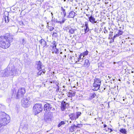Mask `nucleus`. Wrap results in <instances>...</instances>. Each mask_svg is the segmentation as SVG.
<instances>
[{"label": "nucleus", "mask_w": 134, "mask_h": 134, "mask_svg": "<svg viewBox=\"0 0 134 134\" xmlns=\"http://www.w3.org/2000/svg\"><path fill=\"white\" fill-rule=\"evenodd\" d=\"M81 113L80 112L76 113L75 115L76 119L78 118L80 116Z\"/></svg>", "instance_id": "cd10ccee"}, {"label": "nucleus", "mask_w": 134, "mask_h": 134, "mask_svg": "<svg viewBox=\"0 0 134 134\" xmlns=\"http://www.w3.org/2000/svg\"><path fill=\"white\" fill-rule=\"evenodd\" d=\"M101 84V81L100 80L96 79L94 80V82L93 84V88L92 90L93 91H97L100 88Z\"/></svg>", "instance_id": "39448f33"}, {"label": "nucleus", "mask_w": 134, "mask_h": 134, "mask_svg": "<svg viewBox=\"0 0 134 134\" xmlns=\"http://www.w3.org/2000/svg\"><path fill=\"white\" fill-rule=\"evenodd\" d=\"M75 92H73L72 93H71V94H72V95H71V96H75Z\"/></svg>", "instance_id": "4c0bfd02"}, {"label": "nucleus", "mask_w": 134, "mask_h": 134, "mask_svg": "<svg viewBox=\"0 0 134 134\" xmlns=\"http://www.w3.org/2000/svg\"><path fill=\"white\" fill-rule=\"evenodd\" d=\"M26 40L24 39H23L22 40V41L21 42L22 44L23 45H24V44H26Z\"/></svg>", "instance_id": "2f4dec72"}, {"label": "nucleus", "mask_w": 134, "mask_h": 134, "mask_svg": "<svg viewBox=\"0 0 134 134\" xmlns=\"http://www.w3.org/2000/svg\"><path fill=\"white\" fill-rule=\"evenodd\" d=\"M81 57V56H80V55H79L77 60L76 62V63L80 64L82 65V63H83L85 59H83V57L82 58Z\"/></svg>", "instance_id": "ddd939ff"}, {"label": "nucleus", "mask_w": 134, "mask_h": 134, "mask_svg": "<svg viewBox=\"0 0 134 134\" xmlns=\"http://www.w3.org/2000/svg\"><path fill=\"white\" fill-rule=\"evenodd\" d=\"M47 24L48 25H47V28H48V27H49V26L48 25V22H47Z\"/></svg>", "instance_id": "49530a36"}, {"label": "nucleus", "mask_w": 134, "mask_h": 134, "mask_svg": "<svg viewBox=\"0 0 134 134\" xmlns=\"http://www.w3.org/2000/svg\"><path fill=\"white\" fill-rule=\"evenodd\" d=\"M67 104V103L65 101H63L62 102L61 105V109L62 110L64 111L65 109L66 105Z\"/></svg>", "instance_id": "dca6fc26"}, {"label": "nucleus", "mask_w": 134, "mask_h": 134, "mask_svg": "<svg viewBox=\"0 0 134 134\" xmlns=\"http://www.w3.org/2000/svg\"><path fill=\"white\" fill-rule=\"evenodd\" d=\"M109 129L110 130V132H112L113 131V130L111 129Z\"/></svg>", "instance_id": "c03bdc74"}, {"label": "nucleus", "mask_w": 134, "mask_h": 134, "mask_svg": "<svg viewBox=\"0 0 134 134\" xmlns=\"http://www.w3.org/2000/svg\"><path fill=\"white\" fill-rule=\"evenodd\" d=\"M96 95L93 92L90 93L89 94L87 98V99L88 100H91L95 97Z\"/></svg>", "instance_id": "2eb2a0df"}, {"label": "nucleus", "mask_w": 134, "mask_h": 134, "mask_svg": "<svg viewBox=\"0 0 134 134\" xmlns=\"http://www.w3.org/2000/svg\"><path fill=\"white\" fill-rule=\"evenodd\" d=\"M46 42L44 41V43H42V44L41 45H42L43 46V47H45L46 45Z\"/></svg>", "instance_id": "e433bc0d"}, {"label": "nucleus", "mask_w": 134, "mask_h": 134, "mask_svg": "<svg viewBox=\"0 0 134 134\" xmlns=\"http://www.w3.org/2000/svg\"><path fill=\"white\" fill-rule=\"evenodd\" d=\"M85 26L86 28L84 29L85 33H87L89 31V28L88 26V24L87 22H85Z\"/></svg>", "instance_id": "6ab92c4d"}, {"label": "nucleus", "mask_w": 134, "mask_h": 134, "mask_svg": "<svg viewBox=\"0 0 134 134\" xmlns=\"http://www.w3.org/2000/svg\"><path fill=\"white\" fill-rule=\"evenodd\" d=\"M51 14L52 15V20L53 19V14L51 12Z\"/></svg>", "instance_id": "37998d69"}, {"label": "nucleus", "mask_w": 134, "mask_h": 134, "mask_svg": "<svg viewBox=\"0 0 134 134\" xmlns=\"http://www.w3.org/2000/svg\"><path fill=\"white\" fill-rule=\"evenodd\" d=\"M16 93V91H15V90H13V95H14V96H15V94Z\"/></svg>", "instance_id": "58836bf2"}, {"label": "nucleus", "mask_w": 134, "mask_h": 134, "mask_svg": "<svg viewBox=\"0 0 134 134\" xmlns=\"http://www.w3.org/2000/svg\"><path fill=\"white\" fill-rule=\"evenodd\" d=\"M44 40H43L41 39L40 41V43H41V45L42 44V43H44Z\"/></svg>", "instance_id": "f704fd0d"}, {"label": "nucleus", "mask_w": 134, "mask_h": 134, "mask_svg": "<svg viewBox=\"0 0 134 134\" xmlns=\"http://www.w3.org/2000/svg\"><path fill=\"white\" fill-rule=\"evenodd\" d=\"M78 127V126L77 125H74L73 126H71V127L70 128V131L71 132H73V131H74V127Z\"/></svg>", "instance_id": "a878e982"}, {"label": "nucleus", "mask_w": 134, "mask_h": 134, "mask_svg": "<svg viewBox=\"0 0 134 134\" xmlns=\"http://www.w3.org/2000/svg\"><path fill=\"white\" fill-rule=\"evenodd\" d=\"M75 13L73 11L70 12L67 16L68 18H74L75 16Z\"/></svg>", "instance_id": "a211bd4d"}, {"label": "nucleus", "mask_w": 134, "mask_h": 134, "mask_svg": "<svg viewBox=\"0 0 134 134\" xmlns=\"http://www.w3.org/2000/svg\"><path fill=\"white\" fill-rule=\"evenodd\" d=\"M29 129V127L27 125H25L23 128V129L25 132H27V130Z\"/></svg>", "instance_id": "4be33fe9"}, {"label": "nucleus", "mask_w": 134, "mask_h": 134, "mask_svg": "<svg viewBox=\"0 0 134 134\" xmlns=\"http://www.w3.org/2000/svg\"><path fill=\"white\" fill-rule=\"evenodd\" d=\"M101 91H103L105 89V88H101Z\"/></svg>", "instance_id": "79ce46f5"}, {"label": "nucleus", "mask_w": 134, "mask_h": 134, "mask_svg": "<svg viewBox=\"0 0 134 134\" xmlns=\"http://www.w3.org/2000/svg\"><path fill=\"white\" fill-rule=\"evenodd\" d=\"M65 124L64 122L63 121H62L58 124V127H60L63 125H64Z\"/></svg>", "instance_id": "c756f323"}, {"label": "nucleus", "mask_w": 134, "mask_h": 134, "mask_svg": "<svg viewBox=\"0 0 134 134\" xmlns=\"http://www.w3.org/2000/svg\"><path fill=\"white\" fill-rule=\"evenodd\" d=\"M13 36L9 34L5 35V36L0 37V47L1 48L6 49L10 46V43L13 41Z\"/></svg>", "instance_id": "f257e3e1"}, {"label": "nucleus", "mask_w": 134, "mask_h": 134, "mask_svg": "<svg viewBox=\"0 0 134 134\" xmlns=\"http://www.w3.org/2000/svg\"><path fill=\"white\" fill-rule=\"evenodd\" d=\"M75 1L76 2H77V0H75ZM74 0H70V1L71 2H72Z\"/></svg>", "instance_id": "a18cd8bd"}, {"label": "nucleus", "mask_w": 134, "mask_h": 134, "mask_svg": "<svg viewBox=\"0 0 134 134\" xmlns=\"http://www.w3.org/2000/svg\"><path fill=\"white\" fill-rule=\"evenodd\" d=\"M10 117L9 115L4 112H0V128L2 126L7 124L10 122Z\"/></svg>", "instance_id": "f03ea898"}, {"label": "nucleus", "mask_w": 134, "mask_h": 134, "mask_svg": "<svg viewBox=\"0 0 134 134\" xmlns=\"http://www.w3.org/2000/svg\"><path fill=\"white\" fill-rule=\"evenodd\" d=\"M64 21H65V20H63L62 21V22L63 23L64 22Z\"/></svg>", "instance_id": "8fccbe9b"}, {"label": "nucleus", "mask_w": 134, "mask_h": 134, "mask_svg": "<svg viewBox=\"0 0 134 134\" xmlns=\"http://www.w3.org/2000/svg\"><path fill=\"white\" fill-rule=\"evenodd\" d=\"M9 100L8 101V102H10V98H9Z\"/></svg>", "instance_id": "603ef678"}, {"label": "nucleus", "mask_w": 134, "mask_h": 134, "mask_svg": "<svg viewBox=\"0 0 134 134\" xmlns=\"http://www.w3.org/2000/svg\"><path fill=\"white\" fill-rule=\"evenodd\" d=\"M25 93V89L24 88L21 87L20 88L15 96V98L16 99L20 98L23 96L24 95Z\"/></svg>", "instance_id": "20e7f679"}, {"label": "nucleus", "mask_w": 134, "mask_h": 134, "mask_svg": "<svg viewBox=\"0 0 134 134\" xmlns=\"http://www.w3.org/2000/svg\"><path fill=\"white\" fill-rule=\"evenodd\" d=\"M123 32H122L121 31L119 30L118 31V34L119 35V36L121 35H122V34Z\"/></svg>", "instance_id": "473e14b6"}, {"label": "nucleus", "mask_w": 134, "mask_h": 134, "mask_svg": "<svg viewBox=\"0 0 134 134\" xmlns=\"http://www.w3.org/2000/svg\"><path fill=\"white\" fill-rule=\"evenodd\" d=\"M107 32H108L106 30H105V31H104V32L105 33H107Z\"/></svg>", "instance_id": "de8ad7c7"}, {"label": "nucleus", "mask_w": 134, "mask_h": 134, "mask_svg": "<svg viewBox=\"0 0 134 134\" xmlns=\"http://www.w3.org/2000/svg\"><path fill=\"white\" fill-rule=\"evenodd\" d=\"M2 5L1 4V1L0 0V10L2 9Z\"/></svg>", "instance_id": "ea45409f"}, {"label": "nucleus", "mask_w": 134, "mask_h": 134, "mask_svg": "<svg viewBox=\"0 0 134 134\" xmlns=\"http://www.w3.org/2000/svg\"><path fill=\"white\" fill-rule=\"evenodd\" d=\"M82 65V67H84L87 68L90 65V63L89 60L88 59H85Z\"/></svg>", "instance_id": "4468645a"}, {"label": "nucleus", "mask_w": 134, "mask_h": 134, "mask_svg": "<svg viewBox=\"0 0 134 134\" xmlns=\"http://www.w3.org/2000/svg\"><path fill=\"white\" fill-rule=\"evenodd\" d=\"M39 71L37 73V75H41V74H42V73H43V74H44L46 72V71L44 69H43L42 70H39Z\"/></svg>", "instance_id": "393cba45"}, {"label": "nucleus", "mask_w": 134, "mask_h": 134, "mask_svg": "<svg viewBox=\"0 0 134 134\" xmlns=\"http://www.w3.org/2000/svg\"><path fill=\"white\" fill-rule=\"evenodd\" d=\"M104 127H107V125L105 124H104Z\"/></svg>", "instance_id": "09e8293b"}, {"label": "nucleus", "mask_w": 134, "mask_h": 134, "mask_svg": "<svg viewBox=\"0 0 134 134\" xmlns=\"http://www.w3.org/2000/svg\"><path fill=\"white\" fill-rule=\"evenodd\" d=\"M125 100V99H123V100H124H124Z\"/></svg>", "instance_id": "5fc2aeb1"}, {"label": "nucleus", "mask_w": 134, "mask_h": 134, "mask_svg": "<svg viewBox=\"0 0 134 134\" xmlns=\"http://www.w3.org/2000/svg\"><path fill=\"white\" fill-rule=\"evenodd\" d=\"M29 99L28 98H24L21 101L22 106L24 107H27L29 105L30 103Z\"/></svg>", "instance_id": "6e6552de"}, {"label": "nucleus", "mask_w": 134, "mask_h": 134, "mask_svg": "<svg viewBox=\"0 0 134 134\" xmlns=\"http://www.w3.org/2000/svg\"><path fill=\"white\" fill-rule=\"evenodd\" d=\"M10 67L8 66L7 68L4 70L0 71V77H3L8 76H9V72L10 71Z\"/></svg>", "instance_id": "0eeeda50"}, {"label": "nucleus", "mask_w": 134, "mask_h": 134, "mask_svg": "<svg viewBox=\"0 0 134 134\" xmlns=\"http://www.w3.org/2000/svg\"><path fill=\"white\" fill-rule=\"evenodd\" d=\"M119 36L118 34H116V35H115L113 37V38H111L114 40L115 38L116 37H118Z\"/></svg>", "instance_id": "72a5a7b5"}, {"label": "nucleus", "mask_w": 134, "mask_h": 134, "mask_svg": "<svg viewBox=\"0 0 134 134\" xmlns=\"http://www.w3.org/2000/svg\"><path fill=\"white\" fill-rule=\"evenodd\" d=\"M52 117V113L49 112L45 114L44 116V119L47 122H48L51 120V119Z\"/></svg>", "instance_id": "9d476101"}, {"label": "nucleus", "mask_w": 134, "mask_h": 134, "mask_svg": "<svg viewBox=\"0 0 134 134\" xmlns=\"http://www.w3.org/2000/svg\"><path fill=\"white\" fill-rule=\"evenodd\" d=\"M52 46V49L51 51H52V53H55L58 54L59 53V51L58 49L56 48V42H54L53 45Z\"/></svg>", "instance_id": "9b49d317"}, {"label": "nucleus", "mask_w": 134, "mask_h": 134, "mask_svg": "<svg viewBox=\"0 0 134 134\" xmlns=\"http://www.w3.org/2000/svg\"><path fill=\"white\" fill-rule=\"evenodd\" d=\"M63 53L61 51L60 52V54H62V53Z\"/></svg>", "instance_id": "3c124183"}, {"label": "nucleus", "mask_w": 134, "mask_h": 134, "mask_svg": "<svg viewBox=\"0 0 134 134\" xmlns=\"http://www.w3.org/2000/svg\"><path fill=\"white\" fill-rule=\"evenodd\" d=\"M4 19L5 23H8L9 21V19L8 16H5L4 17Z\"/></svg>", "instance_id": "7c9ffc66"}, {"label": "nucleus", "mask_w": 134, "mask_h": 134, "mask_svg": "<svg viewBox=\"0 0 134 134\" xmlns=\"http://www.w3.org/2000/svg\"><path fill=\"white\" fill-rule=\"evenodd\" d=\"M68 7L67 6L64 7H61V10L62 12H61V13L62 14V15L63 16V17H65L66 16V11L67 10Z\"/></svg>", "instance_id": "f8f14e48"}, {"label": "nucleus", "mask_w": 134, "mask_h": 134, "mask_svg": "<svg viewBox=\"0 0 134 134\" xmlns=\"http://www.w3.org/2000/svg\"><path fill=\"white\" fill-rule=\"evenodd\" d=\"M69 116L70 119L72 120L76 119L75 115L74 114H71L69 115Z\"/></svg>", "instance_id": "412c9836"}, {"label": "nucleus", "mask_w": 134, "mask_h": 134, "mask_svg": "<svg viewBox=\"0 0 134 134\" xmlns=\"http://www.w3.org/2000/svg\"><path fill=\"white\" fill-rule=\"evenodd\" d=\"M43 109L42 105L40 104H35L33 107V111L35 115L42 111Z\"/></svg>", "instance_id": "7ed1b4c3"}, {"label": "nucleus", "mask_w": 134, "mask_h": 134, "mask_svg": "<svg viewBox=\"0 0 134 134\" xmlns=\"http://www.w3.org/2000/svg\"><path fill=\"white\" fill-rule=\"evenodd\" d=\"M54 29V27H50V31H52V30H53V29Z\"/></svg>", "instance_id": "a19ab883"}, {"label": "nucleus", "mask_w": 134, "mask_h": 134, "mask_svg": "<svg viewBox=\"0 0 134 134\" xmlns=\"http://www.w3.org/2000/svg\"><path fill=\"white\" fill-rule=\"evenodd\" d=\"M131 72H132V73H133V71H131Z\"/></svg>", "instance_id": "864d4df0"}, {"label": "nucleus", "mask_w": 134, "mask_h": 134, "mask_svg": "<svg viewBox=\"0 0 134 134\" xmlns=\"http://www.w3.org/2000/svg\"><path fill=\"white\" fill-rule=\"evenodd\" d=\"M120 132L123 133L125 134L127 132L126 130L124 129H122L120 130Z\"/></svg>", "instance_id": "bb28decb"}, {"label": "nucleus", "mask_w": 134, "mask_h": 134, "mask_svg": "<svg viewBox=\"0 0 134 134\" xmlns=\"http://www.w3.org/2000/svg\"><path fill=\"white\" fill-rule=\"evenodd\" d=\"M70 26H66L64 28V30L67 31L68 30H69V29L70 28Z\"/></svg>", "instance_id": "c85d7f7f"}, {"label": "nucleus", "mask_w": 134, "mask_h": 134, "mask_svg": "<svg viewBox=\"0 0 134 134\" xmlns=\"http://www.w3.org/2000/svg\"><path fill=\"white\" fill-rule=\"evenodd\" d=\"M18 71L19 69L18 68H15L14 66H12L10 71V70L9 72V75H15L17 74Z\"/></svg>", "instance_id": "1a4fd4ad"}, {"label": "nucleus", "mask_w": 134, "mask_h": 134, "mask_svg": "<svg viewBox=\"0 0 134 134\" xmlns=\"http://www.w3.org/2000/svg\"><path fill=\"white\" fill-rule=\"evenodd\" d=\"M95 19L92 16H91L89 18V20L92 24L96 23L97 21H95Z\"/></svg>", "instance_id": "aec40b11"}, {"label": "nucleus", "mask_w": 134, "mask_h": 134, "mask_svg": "<svg viewBox=\"0 0 134 134\" xmlns=\"http://www.w3.org/2000/svg\"><path fill=\"white\" fill-rule=\"evenodd\" d=\"M76 30L75 29H73L70 27V28L69 29V32L71 34H73L75 33V31Z\"/></svg>", "instance_id": "5701e85b"}, {"label": "nucleus", "mask_w": 134, "mask_h": 134, "mask_svg": "<svg viewBox=\"0 0 134 134\" xmlns=\"http://www.w3.org/2000/svg\"><path fill=\"white\" fill-rule=\"evenodd\" d=\"M66 1V0H64V2H65V1Z\"/></svg>", "instance_id": "6e6d98bb"}, {"label": "nucleus", "mask_w": 134, "mask_h": 134, "mask_svg": "<svg viewBox=\"0 0 134 134\" xmlns=\"http://www.w3.org/2000/svg\"><path fill=\"white\" fill-rule=\"evenodd\" d=\"M113 33V32H109V37H111L112 36Z\"/></svg>", "instance_id": "c9c22d12"}, {"label": "nucleus", "mask_w": 134, "mask_h": 134, "mask_svg": "<svg viewBox=\"0 0 134 134\" xmlns=\"http://www.w3.org/2000/svg\"><path fill=\"white\" fill-rule=\"evenodd\" d=\"M54 105L53 104H46L44 106V110L45 111H49L51 110L54 111L55 109L53 107Z\"/></svg>", "instance_id": "423d86ee"}, {"label": "nucleus", "mask_w": 134, "mask_h": 134, "mask_svg": "<svg viewBox=\"0 0 134 134\" xmlns=\"http://www.w3.org/2000/svg\"><path fill=\"white\" fill-rule=\"evenodd\" d=\"M88 52L87 50H86L84 52L81 53L80 55L81 56H83V58L85 57V56H86L88 54Z\"/></svg>", "instance_id": "b1692460"}, {"label": "nucleus", "mask_w": 134, "mask_h": 134, "mask_svg": "<svg viewBox=\"0 0 134 134\" xmlns=\"http://www.w3.org/2000/svg\"><path fill=\"white\" fill-rule=\"evenodd\" d=\"M36 64L37 65V68L38 70H42V67H43V65L42 63L39 61L37 62H36Z\"/></svg>", "instance_id": "f3484780"}]
</instances>
